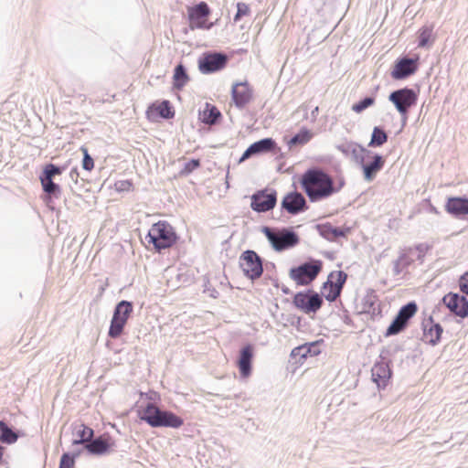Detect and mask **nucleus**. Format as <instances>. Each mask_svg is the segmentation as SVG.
Listing matches in <instances>:
<instances>
[{
	"mask_svg": "<svg viewBox=\"0 0 468 468\" xmlns=\"http://www.w3.org/2000/svg\"><path fill=\"white\" fill-rule=\"evenodd\" d=\"M300 183L311 202L325 199L339 192L344 186V182H341L339 186H335L333 178L318 168L305 171Z\"/></svg>",
	"mask_w": 468,
	"mask_h": 468,
	"instance_id": "nucleus-1",
	"label": "nucleus"
},
{
	"mask_svg": "<svg viewBox=\"0 0 468 468\" xmlns=\"http://www.w3.org/2000/svg\"><path fill=\"white\" fill-rule=\"evenodd\" d=\"M139 418L153 428H180L184 420L172 411L161 410L155 404L148 402L138 410Z\"/></svg>",
	"mask_w": 468,
	"mask_h": 468,
	"instance_id": "nucleus-2",
	"label": "nucleus"
},
{
	"mask_svg": "<svg viewBox=\"0 0 468 468\" xmlns=\"http://www.w3.org/2000/svg\"><path fill=\"white\" fill-rule=\"evenodd\" d=\"M338 149L344 153L349 150L352 152L356 163L362 165L364 178L367 182H371L384 166L385 159L378 154H374L372 161L365 163V158L371 156L372 152L356 144L341 145L338 146Z\"/></svg>",
	"mask_w": 468,
	"mask_h": 468,
	"instance_id": "nucleus-3",
	"label": "nucleus"
},
{
	"mask_svg": "<svg viewBox=\"0 0 468 468\" xmlns=\"http://www.w3.org/2000/svg\"><path fill=\"white\" fill-rule=\"evenodd\" d=\"M158 251L172 247L176 241V234L173 227L166 221H158L149 229L146 237Z\"/></svg>",
	"mask_w": 468,
	"mask_h": 468,
	"instance_id": "nucleus-4",
	"label": "nucleus"
},
{
	"mask_svg": "<svg viewBox=\"0 0 468 468\" xmlns=\"http://www.w3.org/2000/svg\"><path fill=\"white\" fill-rule=\"evenodd\" d=\"M261 231L276 251L289 250L299 243L298 235L293 230L286 228L276 230L269 227H263Z\"/></svg>",
	"mask_w": 468,
	"mask_h": 468,
	"instance_id": "nucleus-5",
	"label": "nucleus"
},
{
	"mask_svg": "<svg viewBox=\"0 0 468 468\" xmlns=\"http://www.w3.org/2000/svg\"><path fill=\"white\" fill-rule=\"evenodd\" d=\"M323 263L319 260H311L303 264L292 268L289 272L290 278L297 285H308L318 276L322 271Z\"/></svg>",
	"mask_w": 468,
	"mask_h": 468,
	"instance_id": "nucleus-6",
	"label": "nucleus"
},
{
	"mask_svg": "<svg viewBox=\"0 0 468 468\" xmlns=\"http://www.w3.org/2000/svg\"><path fill=\"white\" fill-rule=\"evenodd\" d=\"M133 313V304L131 302L122 300L117 303L114 308L113 315L109 328V336L117 338L122 333L123 327L127 320Z\"/></svg>",
	"mask_w": 468,
	"mask_h": 468,
	"instance_id": "nucleus-7",
	"label": "nucleus"
},
{
	"mask_svg": "<svg viewBox=\"0 0 468 468\" xmlns=\"http://www.w3.org/2000/svg\"><path fill=\"white\" fill-rule=\"evenodd\" d=\"M388 100L395 105L400 115L406 119L409 110L417 101V95L412 89L403 88L392 91Z\"/></svg>",
	"mask_w": 468,
	"mask_h": 468,
	"instance_id": "nucleus-8",
	"label": "nucleus"
},
{
	"mask_svg": "<svg viewBox=\"0 0 468 468\" xmlns=\"http://www.w3.org/2000/svg\"><path fill=\"white\" fill-rule=\"evenodd\" d=\"M239 266L245 276L251 280L258 279L263 271L261 257L254 251L248 250L239 257Z\"/></svg>",
	"mask_w": 468,
	"mask_h": 468,
	"instance_id": "nucleus-9",
	"label": "nucleus"
},
{
	"mask_svg": "<svg viewBox=\"0 0 468 468\" xmlns=\"http://www.w3.org/2000/svg\"><path fill=\"white\" fill-rule=\"evenodd\" d=\"M293 304L304 314L316 313L323 304V298L314 291L299 292L293 297Z\"/></svg>",
	"mask_w": 468,
	"mask_h": 468,
	"instance_id": "nucleus-10",
	"label": "nucleus"
},
{
	"mask_svg": "<svg viewBox=\"0 0 468 468\" xmlns=\"http://www.w3.org/2000/svg\"><path fill=\"white\" fill-rule=\"evenodd\" d=\"M229 58L221 52H207L198 59V69L203 74H210L224 69Z\"/></svg>",
	"mask_w": 468,
	"mask_h": 468,
	"instance_id": "nucleus-11",
	"label": "nucleus"
},
{
	"mask_svg": "<svg viewBox=\"0 0 468 468\" xmlns=\"http://www.w3.org/2000/svg\"><path fill=\"white\" fill-rule=\"evenodd\" d=\"M277 203L276 191L259 190L251 196L250 207L259 213L272 209Z\"/></svg>",
	"mask_w": 468,
	"mask_h": 468,
	"instance_id": "nucleus-12",
	"label": "nucleus"
},
{
	"mask_svg": "<svg viewBox=\"0 0 468 468\" xmlns=\"http://www.w3.org/2000/svg\"><path fill=\"white\" fill-rule=\"evenodd\" d=\"M419 57L415 58L403 57L399 58L391 71L394 80H404L414 74L418 69Z\"/></svg>",
	"mask_w": 468,
	"mask_h": 468,
	"instance_id": "nucleus-13",
	"label": "nucleus"
},
{
	"mask_svg": "<svg viewBox=\"0 0 468 468\" xmlns=\"http://www.w3.org/2000/svg\"><path fill=\"white\" fill-rule=\"evenodd\" d=\"M442 303L455 315L461 318L468 316V300L465 296L450 292L443 296Z\"/></svg>",
	"mask_w": 468,
	"mask_h": 468,
	"instance_id": "nucleus-14",
	"label": "nucleus"
},
{
	"mask_svg": "<svg viewBox=\"0 0 468 468\" xmlns=\"http://www.w3.org/2000/svg\"><path fill=\"white\" fill-rule=\"evenodd\" d=\"M347 279V274L343 271H333L328 276V281L324 283V289L329 286V292L325 294V299L334 302L339 297L343 286Z\"/></svg>",
	"mask_w": 468,
	"mask_h": 468,
	"instance_id": "nucleus-15",
	"label": "nucleus"
},
{
	"mask_svg": "<svg viewBox=\"0 0 468 468\" xmlns=\"http://www.w3.org/2000/svg\"><path fill=\"white\" fill-rule=\"evenodd\" d=\"M210 9L206 2H200L197 5L188 9V16L190 20V27L207 28L212 27V24L206 27L205 20L209 16Z\"/></svg>",
	"mask_w": 468,
	"mask_h": 468,
	"instance_id": "nucleus-16",
	"label": "nucleus"
},
{
	"mask_svg": "<svg viewBox=\"0 0 468 468\" xmlns=\"http://www.w3.org/2000/svg\"><path fill=\"white\" fill-rule=\"evenodd\" d=\"M281 206L292 215H297L307 209L304 197L297 191L288 193L282 200Z\"/></svg>",
	"mask_w": 468,
	"mask_h": 468,
	"instance_id": "nucleus-17",
	"label": "nucleus"
},
{
	"mask_svg": "<svg viewBox=\"0 0 468 468\" xmlns=\"http://www.w3.org/2000/svg\"><path fill=\"white\" fill-rule=\"evenodd\" d=\"M231 94L235 105L239 109L244 108L252 97V91L246 81L234 84Z\"/></svg>",
	"mask_w": 468,
	"mask_h": 468,
	"instance_id": "nucleus-18",
	"label": "nucleus"
},
{
	"mask_svg": "<svg viewBox=\"0 0 468 468\" xmlns=\"http://www.w3.org/2000/svg\"><path fill=\"white\" fill-rule=\"evenodd\" d=\"M371 377L378 388H385L391 378V369L388 364L384 361L377 362L371 369Z\"/></svg>",
	"mask_w": 468,
	"mask_h": 468,
	"instance_id": "nucleus-19",
	"label": "nucleus"
},
{
	"mask_svg": "<svg viewBox=\"0 0 468 468\" xmlns=\"http://www.w3.org/2000/svg\"><path fill=\"white\" fill-rule=\"evenodd\" d=\"M276 144L271 138H264L250 144L241 155L239 162L250 158L254 154L267 153L275 147Z\"/></svg>",
	"mask_w": 468,
	"mask_h": 468,
	"instance_id": "nucleus-20",
	"label": "nucleus"
},
{
	"mask_svg": "<svg viewBox=\"0 0 468 468\" xmlns=\"http://www.w3.org/2000/svg\"><path fill=\"white\" fill-rule=\"evenodd\" d=\"M253 358V347L251 345L244 346L239 356L238 367L242 378H248L251 374V364Z\"/></svg>",
	"mask_w": 468,
	"mask_h": 468,
	"instance_id": "nucleus-21",
	"label": "nucleus"
},
{
	"mask_svg": "<svg viewBox=\"0 0 468 468\" xmlns=\"http://www.w3.org/2000/svg\"><path fill=\"white\" fill-rule=\"evenodd\" d=\"M442 332L443 329L441 325L438 323H433L431 317L423 323V338L427 343L432 346L439 343Z\"/></svg>",
	"mask_w": 468,
	"mask_h": 468,
	"instance_id": "nucleus-22",
	"label": "nucleus"
},
{
	"mask_svg": "<svg viewBox=\"0 0 468 468\" xmlns=\"http://www.w3.org/2000/svg\"><path fill=\"white\" fill-rule=\"evenodd\" d=\"M446 209L454 216L468 215V198L451 197L447 201Z\"/></svg>",
	"mask_w": 468,
	"mask_h": 468,
	"instance_id": "nucleus-23",
	"label": "nucleus"
},
{
	"mask_svg": "<svg viewBox=\"0 0 468 468\" xmlns=\"http://www.w3.org/2000/svg\"><path fill=\"white\" fill-rule=\"evenodd\" d=\"M316 229L323 238L330 241L335 240L338 237L346 236L345 230L339 228H335L329 223L317 225Z\"/></svg>",
	"mask_w": 468,
	"mask_h": 468,
	"instance_id": "nucleus-24",
	"label": "nucleus"
},
{
	"mask_svg": "<svg viewBox=\"0 0 468 468\" xmlns=\"http://www.w3.org/2000/svg\"><path fill=\"white\" fill-rule=\"evenodd\" d=\"M319 352L320 351L317 349L316 344L310 343L293 348L291 352V356L292 358L299 356L300 359L298 362H301L302 359L306 358L308 356H313L317 355Z\"/></svg>",
	"mask_w": 468,
	"mask_h": 468,
	"instance_id": "nucleus-25",
	"label": "nucleus"
},
{
	"mask_svg": "<svg viewBox=\"0 0 468 468\" xmlns=\"http://www.w3.org/2000/svg\"><path fill=\"white\" fill-rule=\"evenodd\" d=\"M84 447L90 453L101 455L108 451L110 445L105 439L100 436L94 440H90Z\"/></svg>",
	"mask_w": 468,
	"mask_h": 468,
	"instance_id": "nucleus-26",
	"label": "nucleus"
},
{
	"mask_svg": "<svg viewBox=\"0 0 468 468\" xmlns=\"http://www.w3.org/2000/svg\"><path fill=\"white\" fill-rule=\"evenodd\" d=\"M17 439L18 435L4 420H0V442L13 444Z\"/></svg>",
	"mask_w": 468,
	"mask_h": 468,
	"instance_id": "nucleus-27",
	"label": "nucleus"
},
{
	"mask_svg": "<svg viewBox=\"0 0 468 468\" xmlns=\"http://www.w3.org/2000/svg\"><path fill=\"white\" fill-rule=\"evenodd\" d=\"M388 141L387 133L380 127L376 126L373 129L371 139L368 144L369 147H379L382 146Z\"/></svg>",
	"mask_w": 468,
	"mask_h": 468,
	"instance_id": "nucleus-28",
	"label": "nucleus"
},
{
	"mask_svg": "<svg viewBox=\"0 0 468 468\" xmlns=\"http://www.w3.org/2000/svg\"><path fill=\"white\" fill-rule=\"evenodd\" d=\"M188 81V75L186 73V68L182 64H178L175 68L174 72V86L176 89H181L186 85Z\"/></svg>",
	"mask_w": 468,
	"mask_h": 468,
	"instance_id": "nucleus-29",
	"label": "nucleus"
},
{
	"mask_svg": "<svg viewBox=\"0 0 468 468\" xmlns=\"http://www.w3.org/2000/svg\"><path fill=\"white\" fill-rule=\"evenodd\" d=\"M39 178L45 193L55 197H58L60 196L61 191L59 186L54 183L51 178Z\"/></svg>",
	"mask_w": 468,
	"mask_h": 468,
	"instance_id": "nucleus-30",
	"label": "nucleus"
},
{
	"mask_svg": "<svg viewBox=\"0 0 468 468\" xmlns=\"http://www.w3.org/2000/svg\"><path fill=\"white\" fill-rule=\"evenodd\" d=\"M93 430L85 426L80 425V430L77 431L78 439L73 441L74 445L88 443L93 437Z\"/></svg>",
	"mask_w": 468,
	"mask_h": 468,
	"instance_id": "nucleus-31",
	"label": "nucleus"
},
{
	"mask_svg": "<svg viewBox=\"0 0 468 468\" xmlns=\"http://www.w3.org/2000/svg\"><path fill=\"white\" fill-rule=\"evenodd\" d=\"M417 310L416 303L410 302L399 309L397 315L408 324L409 320L416 314Z\"/></svg>",
	"mask_w": 468,
	"mask_h": 468,
	"instance_id": "nucleus-32",
	"label": "nucleus"
},
{
	"mask_svg": "<svg viewBox=\"0 0 468 468\" xmlns=\"http://www.w3.org/2000/svg\"><path fill=\"white\" fill-rule=\"evenodd\" d=\"M407 324H408L405 323L402 319H400V317L396 315L392 323L388 327L385 335L390 336L398 335L406 328Z\"/></svg>",
	"mask_w": 468,
	"mask_h": 468,
	"instance_id": "nucleus-33",
	"label": "nucleus"
},
{
	"mask_svg": "<svg viewBox=\"0 0 468 468\" xmlns=\"http://www.w3.org/2000/svg\"><path fill=\"white\" fill-rule=\"evenodd\" d=\"M432 37V27L424 26L419 30V43L420 48H425L430 44Z\"/></svg>",
	"mask_w": 468,
	"mask_h": 468,
	"instance_id": "nucleus-34",
	"label": "nucleus"
},
{
	"mask_svg": "<svg viewBox=\"0 0 468 468\" xmlns=\"http://www.w3.org/2000/svg\"><path fill=\"white\" fill-rule=\"evenodd\" d=\"M311 139V133L307 130L301 131L300 133L293 135L288 142L289 147H292L297 144H304Z\"/></svg>",
	"mask_w": 468,
	"mask_h": 468,
	"instance_id": "nucleus-35",
	"label": "nucleus"
},
{
	"mask_svg": "<svg viewBox=\"0 0 468 468\" xmlns=\"http://www.w3.org/2000/svg\"><path fill=\"white\" fill-rule=\"evenodd\" d=\"M158 114L164 119H171L175 115L171 104L168 101H163L158 106L154 108Z\"/></svg>",
	"mask_w": 468,
	"mask_h": 468,
	"instance_id": "nucleus-36",
	"label": "nucleus"
},
{
	"mask_svg": "<svg viewBox=\"0 0 468 468\" xmlns=\"http://www.w3.org/2000/svg\"><path fill=\"white\" fill-rule=\"evenodd\" d=\"M80 454V452H74L70 455L68 452L62 454L58 468H72L75 463V458Z\"/></svg>",
	"mask_w": 468,
	"mask_h": 468,
	"instance_id": "nucleus-37",
	"label": "nucleus"
},
{
	"mask_svg": "<svg viewBox=\"0 0 468 468\" xmlns=\"http://www.w3.org/2000/svg\"><path fill=\"white\" fill-rule=\"evenodd\" d=\"M375 103V99L373 97H366L363 100L359 101L358 102L352 105V110L356 112L360 113L368 107L372 106Z\"/></svg>",
	"mask_w": 468,
	"mask_h": 468,
	"instance_id": "nucleus-38",
	"label": "nucleus"
},
{
	"mask_svg": "<svg viewBox=\"0 0 468 468\" xmlns=\"http://www.w3.org/2000/svg\"><path fill=\"white\" fill-rule=\"evenodd\" d=\"M61 173L62 169L59 166L54 164H48L44 167L43 173L40 176V177L51 178L53 180L55 176L60 175Z\"/></svg>",
	"mask_w": 468,
	"mask_h": 468,
	"instance_id": "nucleus-39",
	"label": "nucleus"
},
{
	"mask_svg": "<svg viewBox=\"0 0 468 468\" xmlns=\"http://www.w3.org/2000/svg\"><path fill=\"white\" fill-rule=\"evenodd\" d=\"M376 302H377V299H376V295H367L364 299V311L367 312V313H373L375 314L376 312V307H375V304H376Z\"/></svg>",
	"mask_w": 468,
	"mask_h": 468,
	"instance_id": "nucleus-40",
	"label": "nucleus"
},
{
	"mask_svg": "<svg viewBox=\"0 0 468 468\" xmlns=\"http://www.w3.org/2000/svg\"><path fill=\"white\" fill-rule=\"evenodd\" d=\"M81 150L83 152L82 167L87 171H90L94 167V161L86 148L82 147Z\"/></svg>",
	"mask_w": 468,
	"mask_h": 468,
	"instance_id": "nucleus-41",
	"label": "nucleus"
},
{
	"mask_svg": "<svg viewBox=\"0 0 468 468\" xmlns=\"http://www.w3.org/2000/svg\"><path fill=\"white\" fill-rule=\"evenodd\" d=\"M250 7L245 3H238L237 5V14L234 17L235 21L239 20L242 16L249 15Z\"/></svg>",
	"mask_w": 468,
	"mask_h": 468,
	"instance_id": "nucleus-42",
	"label": "nucleus"
},
{
	"mask_svg": "<svg viewBox=\"0 0 468 468\" xmlns=\"http://www.w3.org/2000/svg\"><path fill=\"white\" fill-rule=\"evenodd\" d=\"M220 117V112L218 111L216 107H212L208 111V115L205 117V122L209 124H214L218 121V119Z\"/></svg>",
	"mask_w": 468,
	"mask_h": 468,
	"instance_id": "nucleus-43",
	"label": "nucleus"
},
{
	"mask_svg": "<svg viewBox=\"0 0 468 468\" xmlns=\"http://www.w3.org/2000/svg\"><path fill=\"white\" fill-rule=\"evenodd\" d=\"M430 246L426 243H420L415 247L418 251L417 260L422 261L425 253L429 250Z\"/></svg>",
	"mask_w": 468,
	"mask_h": 468,
	"instance_id": "nucleus-44",
	"label": "nucleus"
},
{
	"mask_svg": "<svg viewBox=\"0 0 468 468\" xmlns=\"http://www.w3.org/2000/svg\"><path fill=\"white\" fill-rule=\"evenodd\" d=\"M459 287L462 292L468 295V271L461 276L459 281Z\"/></svg>",
	"mask_w": 468,
	"mask_h": 468,
	"instance_id": "nucleus-45",
	"label": "nucleus"
},
{
	"mask_svg": "<svg viewBox=\"0 0 468 468\" xmlns=\"http://www.w3.org/2000/svg\"><path fill=\"white\" fill-rule=\"evenodd\" d=\"M401 262H403L402 259H397L393 262V273L396 276L399 275L402 272V271L405 269V268H402Z\"/></svg>",
	"mask_w": 468,
	"mask_h": 468,
	"instance_id": "nucleus-46",
	"label": "nucleus"
},
{
	"mask_svg": "<svg viewBox=\"0 0 468 468\" xmlns=\"http://www.w3.org/2000/svg\"><path fill=\"white\" fill-rule=\"evenodd\" d=\"M398 259H402L403 260V262H401L402 264V268H407L408 266H410L411 264V262L413 261L412 259L409 258L407 256L406 253H401L400 256L398 258Z\"/></svg>",
	"mask_w": 468,
	"mask_h": 468,
	"instance_id": "nucleus-47",
	"label": "nucleus"
},
{
	"mask_svg": "<svg viewBox=\"0 0 468 468\" xmlns=\"http://www.w3.org/2000/svg\"><path fill=\"white\" fill-rule=\"evenodd\" d=\"M200 165L199 160L193 159L189 163L186 165V170L192 171L193 169L198 167Z\"/></svg>",
	"mask_w": 468,
	"mask_h": 468,
	"instance_id": "nucleus-48",
	"label": "nucleus"
},
{
	"mask_svg": "<svg viewBox=\"0 0 468 468\" xmlns=\"http://www.w3.org/2000/svg\"><path fill=\"white\" fill-rule=\"evenodd\" d=\"M69 177L71 179V181H73L75 184L78 183V178H79V171H78V168L77 167H74L70 170L69 172Z\"/></svg>",
	"mask_w": 468,
	"mask_h": 468,
	"instance_id": "nucleus-49",
	"label": "nucleus"
},
{
	"mask_svg": "<svg viewBox=\"0 0 468 468\" xmlns=\"http://www.w3.org/2000/svg\"><path fill=\"white\" fill-rule=\"evenodd\" d=\"M131 186V183L129 181H121L118 186V189L125 190Z\"/></svg>",
	"mask_w": 468,
	"mask_h": 468,
	"instance_id": "nucleus-50",
	"label": "nucleus"
},
{
	"mask_svg": "<svg viewBox=\"0 0 468 468\" xmlns=\"http://www.w3.org/2000/svg\"><path fill=\"white\" fill-rule=\"evenodd\" d=\"M318 112H319V107L318 106L314 107V109L312 111V112H311V120H312V122H314L316 120Z\"/></svg>",
	"mask_w": 468,
	"mask_h": 468,
	"instance_id": "nucleus-51",
	"label": "nucleus"
}]
</instances>
